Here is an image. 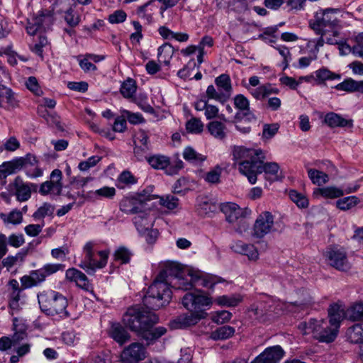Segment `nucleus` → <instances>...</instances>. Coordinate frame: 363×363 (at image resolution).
<instances>
[{
    "label": "nucleus",
    "mask_w": 363,
    "mask_h": 363,
    "mask_svg": "<svg viewBox=\"0 0 363 363\" xmlns=\"http://www.w3.org/2000/svg\"><path fill=\"white\" fill-rule=\"evenodd\" d=\"M157 322L158 317L155 313L140 306L128 308L123 316L125 326L145 340L147 345L152 344L167 333L164 327H154Z\"/></svg>",
    "instance_id": "1"
},
{
    "label": "nucleus",
    "mask_w": 363,
    "mask_h": 363,
    "mask_svg": "<svg viewBox=\"0 0 363 363\" xmlns=\"http://www.w3.org/2000/svg\"><path fill=\"white\" fill-rule=\"evenodd\" d=\"M182 274V268L178 263L166 262L163 269L149 286L143 298L144 306L150 310H158L168 304L172 298V291L168 284H172V279L176 280Z\"/></svg>",
    "instance_id": "2"
},
{
    "label": "nucleus",
    "mask_w": 363,
    "mask_h": 363,
    "mask_svg": "<svg viewBox=\"0 0 363 363\" xmlns=\"http://www.w3.org/2000/svg\"><path fill=\"white\" fill-rule=\"evenodd\" d=\"M38 161L35 156L27 154L25 157H16L0 165V179H5L9 175L26 169V174L30 178H36L43 174V171L38 167Z\"/></svg>",
    "instance_id": "3"
},
{
    "label": "nucleus",
    "mask_w": 363,
    "mask_h": 363,
    "mask_svg": "<svg viewBox=\"0 0 363 363\" xmlns=\"http://www.w3.org/2000/svg\"><path fill=\"white\" fill-rule=\"evenodd\" d=\"M38 303L40 310L48 315H60L61 317H68L66 311L68 302L67 298L55 291H43L38 294Z\"/></svg>",
    "instance_id": "4"
},
{
    "label": "nucleus",
    "mask_w": 363,
    "mask_h": 363,
    "mask_svg": "<svg viewBox=\"0 0 363 363\" xmlns=\"http://www.w3.org/2000/svg\"><path fill=\"white\" fill-rule=\"evenodd\" d=\"M298 329L304 334L313 333L314 337L320 342L330 343L337 337L339 330L324 320L311 318L308 322H301Z\"/></svg>",
    "instance_id": "5"
},
{
    "label": "nucleus",
    "mask_w": 363,
    "mask_h": 363,
    "mask_svg": "<svg viewBox=\"0 0 363 363\" xmlns=\"http://www.w3.org/2000/svg\"><path fill=\"white\" fill-rule=\"evenodd\" d=\"M338 9H320L315 13L313 29L315 31H325L333 33V36L338 37L342 29L340 20L337 17Z\"/></svg>",
    "instance_id": "6"
},
{
    "label": "nucleus",
    "mask_w": 363,
    "mask_h": 363,
    "mask_svg": "<svg viewBox=\"0 0 363 363\" xmlns=\"http://www.w3.org/2000/svg\"><path fill=\"white\" fill-rule=\"evenodd\" d=\"M262 155L260 150L247 149L242 146H235L233 150V160L238 164L240 172L247 178L255 162Z\"/></svg>",
    "instance_id": "7"
},
{
    "label": "nucleus",
    "mask_w": 363,
    "mask_h": 363,
    "mask_svg": "<svg viewBox=\"0 0 363 363\" xmlns=\"http://www.w3.org/2000/svg\"><path fill=\"white\" fill-rule=\"evenodd\" d=\"M94 242H88L85 244L83 252L85 255L84 260L79 264L80 267L86 271L89 274H94L96 269L104 268L106 264L108 257V251L102 250L98 252L100 260L96 261L94 259Z\"/></svg>",
    "instance_id": "8"
},
{
    "label": "nucleus",
    "mask_w": 363,
    "mask_h": 363,
    "mask_svg": "<svg viewBox=\"0 0 363 363\" xmlns=\"http://www.w3.org/2000/svg\"><path fill=\"white\" fill-rule=\"evenodd\" d=\"M220 210L225 215V219L228 223L239 222L244 230L249 227L244 218L250 213V210L242 208L236 203L230 202L221 204Z\"/></svg>",
    "instance_id": "9"
},
{
    "label": "nucleus",
    "mask_w": 363,
    "mask_h": 363,
    "mask_svg": "<svg viewBox=\"0 0 363 363\" xmlns=\"http://www.w3.org/2000/svg\"><path fill=\"white\" fill-rule=\"evenodd\" d=\"M212 303L211 298L192 292L186 293L182 299L183 306L191 312L203 311L202 308L211 306Z\"/></svg>",
    "instance_id": "10"
},
{
    "label": "nucleus",
    "mask_w": 363,
    "mask_h": 363,
    "mask_svg": "<svg viewBox=\"0 0 363 363\" xmlns=\"http://www.w3.org/2000/svg\"><path fill=\"white\" fill-rule=\"evenodd\" d=\"M274 216L269 211L261 213L257 218L253 226V236L262 238L274 229Z\"/></svg>",
    "instance_id": "11"
},
{
    "label": "nucleus",
    "mask_w": 363,
    "mask_h": 363,
    "mask_svg": "<svg viewBox=\"0 0 363 363\" xmlns=\"http://www.w3.org/2000/svg\"><path fill=\"white\" fill-rule=\"evenodd\" d=\"M325 256L330 266L337 270L346 272L350 269L347 252L342 248H331L328 250Z\"/></svg>",
    "instance_id": "12"
},
{
    "label": "nucleus",
    "mask_w": 363,
    "mask_h": 363,
    "mask_svg": "<svg viewBox=\"0 0 363 363\" xmlns=\"http://www.w3.org/2000/svg\"><path fill=\"white\" fill-rule=\"evenodd\" d=\"M265 157L263 155L259 156L257 162H255L252 167L251 174L248 177V180L251 184H255L257 182V175L263 172L267 174L277 175L279 169V166L276 162H266L264 163Z\"/></svg>",
    "instance_id": "13"
},
{
    "label": "nucleus",
    "mask_w": 363,
    "mask_h": 363,
    "mask_svg": "<svg viewBox=\"0 0 363 363\" xmlns=\"http://www.w3.org/2000/svg\"><path fill=\"white\" fill-rule=\"evenodd\" d=\"M146 357V349L139 342H133L125 347L121 353L123 363H138Z\"/></svg>",
    "instance_id": "14"
},
{
    "label": "nucleus",
    "mask_w": 363,
    "mask_h": 363,
    "mask_svg": "<svg viewBox=\"0 0 363 363\" xmlns=\"http://www.w3.org/2000/svg\"><path fill=\"white\" fill-rule=\"evenodd\" d=\"M138 195L137 196L125 197L120 202V209L123 212L129 214H136L146 209V203Z\"/></svg>",
    "instance_id": "15"
},
{
    "label": "nucleus",
    "mask_w": 363,
    "mask_h": 363,
    "mask_svg": "<svg viewBox=\"0 0 363 363\" xmlns=\"http://www.w3.org/2000/svg\"><path fill=\"white\" fill-rule=\"evenodd\" d=\"M16 191V196L19 201H28L31 196L32 191H36L38 186L33 183H25L20 177H16L13 182Z\"/></svg>",
    "instance_id": "16"
},
{
    "label": "nucleus",
    "mask_w": 363,
    "mask_h": 363,
    "mask_svg": "<svg viewBox=\"0 0 363 363\" xmlns=\"http://www.w3.org/2000/svg\"><path fill=\"white\" fill-rule=\"evenodd\" d=\"M235 106L239 109L235 114V118L237 121L246 119L248 122L256 119L255 115L250 110V103L246 97L242 94H238L234 98Z\"/></svg>",
    "instance_id": "17"
},
{
    "label": "nucleus",
    "mask_w": 363,
    "mask_h": 363,
    "mask_svg": "<svg viewBox=\"0 0 363 363\" xmlns=\"http://www.w3.org/2000/svg\"><path fill=\"white\" fill-rule=\"evenodd\" d=\"M284 354V352L280 346L270 347L265 349L251 363H278Z\"/></svg>",
    "instance_id": "18"
},
{
    "label": "nucleus",
    "mask_w": 363,
    "mask_h": 363,
    "mask_svg": "<svg viewBox=\"0 0 363 363\" xmlns=\"http://www.w3.org/2000/svg\"><path fill=\"white\" fill-rule=\"evenodd\" d=\"M328 313L329 318L328 323L339 330L342 320L346 318V310L342 305L334 303L330 306Z\"/></svg>",
    "instance_id": "19"
},
{
    "label": "nucleus",
    "mask_w": 363,
    "mask_h": 363,
    "mask_svg": "<svg viewBox=\"0 0 363 363\" xmlns=\"http://www.w3.org/2000/svg\"><path fill=\"white\" fill-rule=\"evenodd\" d=\"M206 313L204 311H193L178 316L175 322L179 328H186L196 324L200 320L205 318Z\"/></svg>",
    "instance_id": "20"
},
{
    "label": "nucleus",
    "mask_w": 363,
    "mask_h": 363,
    "mask_svg": "<svg viewBox=\"0 0 363 363\" xmlns=\"http://www.w3.org/2000/svg\"><path fill=\"white\" fill-rule=\"evenodd\" d=\"M191 280L195 286H200L212 289L213 286L221 281V279L211 275H201L199 272H189Z\"/></svg>",
    "instance_id": "21"
},
{
    "label": "nucleus",
    "mask_w": 363,
    "mask_h": 363,
    "mask_svg": "<svg viewBox=\"0 0 363 363\" xmlns=\"http://www.w3.org/2000/svg\"><path fill=\"white\" fill-rule=\"evenodd\" d=\"M231 249L237 253L247 256L250 260L255 261L259 257L258 251L253 245L246 244L240 240L234 242Z\"/></svg>",
    "instance_id": "22"
},
{
    "label": "nucleus",
    "mask_w": 363,
    "mask_h": 363,
    "mask_svg": "<svg viewBox=\"0 0 363 363\" xmlns=\"http://www.w3.org/2000/svg\"><path fill=\"white\" fill-rule=\"evenodd\" d=\"M66 277L74 281L82 289L89 291L90 285L86 276L81 271L74 268L69 269L66 272Z\"/></svg>",
    "instance_id": "23"
},
{
    "label": "nucleus",
    "mask_w": 363,
    "mask_h": 363,
    "mask_svg": "<svg viewBox=\"0 0 363 363\" xmlns=\"http://www.w3.org/2000/svg\"><path fill=\"white\" fill-rule=\"evenodd\" d=\"M215 84L218 89L225 96L227 101L232 94V85L230 76L227 74H222L215 79Z\"/></svg>",
    "instance_id": "24"
},
{
    "label": "nucleus",
    "mask_w": 363,
    "mask_h": 363,
    "mask_svg": "<svg viewBox=\"0 0 363 363\" xmlns=\"http://www.w3.org/2000/svg\"><path fill=\"white\" fill-rule=\"evenodd\" d=\"M344 195L342 189L335 186H328L323 188H316L313 191V196L318 198L319 196L325 199H336Z\"/></svg>",
    "instance_id": "25"
},
{
    "label": "nucleus",
    "mask_w": 363,
    "mask_h": 363,
    "mask_svg": "<svg viewBox=\"0 0 363 363\" xmlns=\"http://www.w3.org/2000/svg\"><path fill=\"white\" fill-rule=\"evenodd\" d=\"M207 130L208 133L214 138L223 140L226 138L227 128L224 123L218 121H213L207 124Z\"/></svg>",
    "instance_id": "26"
},
{
    "label": "nucleus",
    "mask_w": 363,
    "mask_h": 363,
    "mask_svg": "<svg viewBox=\"0 0 363 363\" xmlns=\"http://www.w3.org/2000/svg\"><path fill=\"white\" fill-rule=\"evenodd\" d=\"M196 111H204V115L208 120L218 117L219 109L216 106L208 104L206 100H199L194 104Z\"/></svg>",
    "instance_id": "27"
},
{
    "label": "nucleus",
    "mask_w": 363,
    "mask_h": 363,
    "mask_svg": "<svg viewBox=\"0 0 363 363\" xmlns=\"http://www.w3.org/2000/svg\"><path fill=\"white\" fill-rule=\"evenodd\" d=\"M347 340L352 344L363 342V323H356L348 328L346 332Z\"/></svg>",
    "instance_id": "28"
},
{
    "label": "nucleus",
    "mask_w": 363,
    "mask_h": 363,
    "mask_svg": "<svg viewBox=\"0 0 363 363\" xmlns=\"http://www.w3.org/2000/svg\"><path fill=\"white\" fill-rule=\"evenodd\" d=\"M324 123L330 128L352 125V121H347L341 116L333 112L328 113L325 115Z\"/></svg>",
    "instance_id": "29"
},
{
    "label": "nucleus",
    "mask_w": 363,
    "mask_h": 363,
    "mask_svg": "<svg viewBox=\"0 0 363 363\" xmlns=\"http://www.w3.org/2000/svg\"><path fill=\"white\" fill-rule=\"evenodd\" d=\"M33 21L43 30L49 28L53 23V16L50 11H40L38 14L33 18Z\"/></svg>",
    "instance_id": "30"
},
{
    "label": "nucleus",
    "mask_w": 363,
    "mask_h": 363,
    "mask_svg": "<svg viewBox=\"0 0 363 363\" xmlns=\"http://www.w3.org/2000/svg\"><path fill=\"white\" fill-rule=\"evenodd\" d=\"M147 208L142 212L136 213V216L133 218V223L139 233H143L145 230H148L152 224L148 219Z\"/></svg>",
    "instance_id": "31"
},
{
    "label": "nucleus",
    "mask_w": 363,
    "mask_h": 363,
    "mask_svg": "<svg viewBox=\"0 0 363 363\" xmlns=\"http://www.w3.org/2000/svg\"><path fill=\"white\" fill-rule=\"evenodd\" d=\"M242 301V297L240 294H231L229 296L223 295L218 296L214 302L218 306L225 307H234L238 306Z\"/></svg>",
    "instance_id": "32"
},
{
    "label": "nucleus",
    "mask_w": 363,
    "mask_h": 363,
    "mask_svg": "<svg viewBox=\"0 0 363 363\" xmlns=\"http://www.w3.org/2000/svg\"><path fill=\"white\" fill-rule=\"evenodd\" d=\"M111 335L120 345L124 344L130 338V334L120 324H113L112 325Z\"/></svg>",
    "instance_id": "33"
},
{
    "label": "nucleus",
    "mask_w": 363,
    "mask_h": 363,
    "mask_svg": "<svg viewBox=\"0 0 363 363\" xmlns=\"http://www.w3.org/2000/svg\"><path fill=\"white\" fill-rule=\"evenodd\" d=\"M149 164L155 169H166L170 165L169 158L164 155H155L147 158Z\"/></svg>",
    "instance_id": "34"
},
{
    "label": "nucleus",
    "mask_w": 363,
    "mask_h": 363,
    "mask_svg": "<svg viewBox=\"0 0 363 363\" xmlns=\"http://www.w3.org/2000/svg\"><path fill=\"white\" fill-rule=\"evenodd\" d=\"M346 319L351 321L363 320V302L351 305L346 310Z\"/></svg>",
    "instance_id": "35"
},
{
    "label": "nucleus",
    "mask_w": 363,
    "mask_h": 363,
    "mask_svg": "<svg viewBox=\"0 0 363 363\" xmlns=\"http://www.w3.org/2000/svg\"><path fill=\"white\" fill-rule=\"evenodd\" d=\"M235 333L234 328L229 325H224L218 328L211 333L210 337L214 340H225L232 337Z\"/></svg>",
    "instance_id": "36"
},
{
    "label": "nucleus",
    "mask_w": 363,
    "mask_h": 363,
    "mask_svg": "<svg viewBox=\"0 0 363 363\" xmlns=\"http://www.w3.org/2000/svg\"><path fill=\"white\" fill-rule=\"evenodd\" d=\"M133 255L132 252L125 246L118 247L113 253L114 261L120 262L124 264L130 262Z\"/></svg>",
    "instance_id": "37"
},
{
    "label": "nucleus",
    "mask_w": 363,
    "mask_h": 363,
    "mask_svg": "<svg viewBox=\"0 0 363 363\" xmlns=\"http://www.w3.org/2000/svg\"><path fill=\"white\" fill-rule=\"evenodd\" d=\"M308 175L311 182L318 186L325 184L329 180V177L327 174L315 169H309L308 170Z\"/></svg>",
    "instance_id": "38"
},
{
    "label": "nucleus",
    "mask_w": 363,
    "mask_h": 363,
    "mask_svg": "<svg viewBox=\"0 0 363 363\" xmlns=\"http://www.w3.org/2000/svg\"><path fill=\"white\" fill-rule=\"evenodd\" d=\"M137 90L136 82L134 79L128 78L121 84L120 91L127 99L133 97Z\"/></svg>",
    "instance_id": "39"
},
{
    "label": "nucleus",
    "mask_w": 363,
    "mask_h": 363,
    "mask_svg": "<svg viewBox=\"0 0 363 363\" xmlns=\"http://www.w3.org/2000/svg\"><path fill=\"white\" fill-rule=\"evenodd\" d=\"M174 52V47L171 44L166 43L158 48V57L162 60L165 65H169Z\"/></svg>",
    "instance_id": "40"
},
{
    "label": "nucleus",
    "mask_w": 363,
    "mask_h": 363,
    "mask_svg": "<svg viewBox=\"0 0 363 363\" xmlns=\"http://www.w3.org/2000/svg\"><path fill=\"white\" fill-rule=\"evenodd\" d=\"M360 202L355 196H347L336 201L337 207L342 211H347L357 206Z\"/></svg>",
    "instance_id": "41"
},
{
    "label": "nucleus",
    "mask_w": 363,
    "mask_h": 363,
    "mask_svg": "<svg viewBox=\"0 0 363 363\" xmlns=\"http://www.w3.org/2000/svg\"><path fill=\"white\" fill-rule=\"evenodd\" d=\"M55 211V206L49 203H44L43 206L39 207L33 213L34 219H42L45 216H52Z\"/></svg>",
    "instance_id": "42"
},
{
    "label": "nucleus",
    "mask_w": 363,
    "mask_h": 363,
    "mask_svg": "<svg viewBox=\"0 0 363 363\" xmlns=\"http://www.w3.org/2000/svg\"><path fill=\"white\" fill-rule=\"evenodd\" d=\"M315 73L316 79L321 82L325 80L339 79L340 78V75L339 74L332 72L330 70L325 67L318 69Z\"/></svg>",
    "instance_id": "43"
},
{
    "label": "nucleus",
    "mask_w": 363,
    "mask_h": 363,
    "mask_svg": "<svg viewBox=\"0 0 363 363\" xmlns=\"http://www.w3.org/2000/svg\"><path fill=\"white\" fill-rule=\"evenodd\" d=\"M186 129L189 133L199 134L203 131V123L199 118H192L186 122Z\"/></svg>",
    "instance_id": "44"
},
{
    "label": "nucleus",
    "mask_w": 363,
    "mask_h": 363,
    "mask_svg": "<svg viewBox=\"0 0 363 363\" xmlns=\"http://www.w3.org/2000/svg\"><path fill=\"white\" fill-rule=\"evenodd\" d=\"M136 182L135 178L130 172L124 171L118 177L117 186L120 189H123L125 185L133 184Z\"/></svg>",
    "instance_id": "45"
},
{
    "label": "nucleus",
    "mask_w": 363,
    "mask_h": 363,
    "mask_svg": "<svg viewBox=\"0 0 363 363\" xmlns=\"http://www.w3.org/2000/svg\"><path fill=\"white\" fill-rule=\"evenodd\" d=\"M183 157L186 160L191 162H200L205 160L202 155L197 153L191 147H187L184 149Z\"/></svg>",
    "instance_id": "46"
},
{
    "label": "nucleus",
    "mask_w": 363,
    "mask_h": 363,
    "mask_svg": "<svg viewBox=\"0 0 363 363\" xmlns=\"http://www.w3.org/2000/svg\"><path fill=\"white\" fill-rule=\"evenodd\" d=\"M27 255V250L17 253L15 256H9L2 262L5 267H11L18 262H23Z\"/></svg>",
    "instance_id": "47"
},
{
    "label": "nucleus",
    "mask_w": 363,
    "mask_h": 363,
    "mask_svg": "<svg viewBox=\"0 0 363 363\" xmlns=\"http://www.w3.org/2000/svg\"><path fill=\"white\" fill-rule=\"evenodd\" d=\"M206 94L208 99H214L223 104L227 101L225 95L218 89L216 90L213 85H209L207 87Z\"/></svg>",
    "instance_id": "48"
},
{
    "label": "nucleus",
    "mask_w": 363,
    "mask_h": 363,
    "mask_svg": "<svg viewBox=\"0 0 363 363\" xmlns=\"http://www.w3.org/2000/svg\"><path fill=\"white\" fill-rule=\"evenodd\" d=\"M172 284L176 289L184 291L191 290L195 286L191 278L190 280H188L187 279L183 278L182 274L175 280V282Z\"/></svg>",
    "instance_id": "49"
},
{
    "label": "nucleus",
    "mask_w": 363,
    "mask_h": 363,
    "mask_svg": "<svg viewBox=\"0 0 363 363\" xmlns=\"http://www.w3.org/2000/svg\"><path fill=\"white\" fill-rule=\"evenodd\" d=\"M289 197L300 208H306L308 205L306 197L295 190L290 191Z\"/></svg>",
    "instance_id": "50"
},
{
    "label": "nucleus",
    "mask_w": 363,
    "mask_h": 363,
    "mask_svg": "<svg viewBox=\"0 0 363 363\" xmlns=\"http://www.w3.org/2000/svg\"><path fill=\"white\" fill-rule=\"evenodd\" d=\"M318 34H320V38L318 40L316 46L322 47L324 43H328L329 45H334L337 41L335 40V36H333V33L325 31H315Z\"/></svg>",
    "instance_id": "51"
},
{
    "label": "nucleus",
    "mask_w": 363,
    "mask_h": 363,
    "mask_svg": "<svg viewBox=\"0 0 363 363\" xmlns=\"http://www.w3.org/2000/svg\"><path fill=\"white\" fill-rule=\"evenodd\" d=\"M357 81L349 78L342 82L337 84L335 89L340 91H345L348 92L356 91Z\"/></svg>",
    "instance_id": "52"
},
{
    "label": "nucleus",
    "mask_w": 363,
    "mask_h": 363,
    "mask_svg": "<svg viewBox=\"0 0 363 363\" xmlns=\"http://www.w3.org/2000/svg\"><path fill=\"white\" fill-rule=\"evenodd\" d=\"M335 40H336L337 43H334V45H338V50L341 55H347L351 53L352 47L347 43L345 38L341 37L340 35L338 37H335Z\"/></svg>",
    "instance_id": "53"
},
{
    "label": "nucleus",
    "mask_w": 363,
    "mask_h": 363,
    "mask_svg": "<svg viewBox=\"0 0 363 363\" xmlns=\"http://www.w3.org/2000/svg\"><path fill=\"white\" fill-rule=\"evenodd\" d=\"M161 204L168 209L173 210L179 205V199L174 195H167L160 199Z\"/></svg>",
    "instance_id": "54"
},
{
    "label": "nucleus",
    "mask_w": 363,
    "mask_h": 363,
    "mask_svg": "<svg viewBox=\"0 0 363 363\" xmlns=\"http://www.w3.org/2000/svg\"><path fill=\"white\" fill-rule=\"evenodd\" d=\"M13 96L11 90L4 86L0 84V106H1V103L6 102L9 104H13Z\"/></svg>",
    "instance_id": "55"
},
{
    "label": "nucleus",
    "mask_w": 363,
    "mask_h": 363,
    "mask_svg": "<svg viewBox=\"0 0 363 363\" xmlns=\"http://www.w3.org/2000/svg\"><path fill=\"white\" fill-rule=\"evenodd\" d=\"M134 155L138 160L142 161L144 159L147 160V154L151 149V147H143V145H138V144H134Z\"/></svg>",
    "instance_id": "56"
},
{
    "label": "nucleus",
    "mask_w": 363,
    "mask_h": 363,
    "mask_svg": "<svg viewBox=\"0 0 363 363\" xmlns=\"http://www.w3.org/2000/svg\"><path fill=\"white\" fill-rule=\"evenodd\" d=\"M279 128L278 123L264 124L263 125L262 135L264 138L269 139L274 137Z\"/></svg>",
    "instance_id": "57"
},
{
    "label": "nucleus",
    "mask_w": 363,
    "mask_h": 363,
    "mask_svg": "<svg viewBox=\"0 0 363 363\" xmlns=\"http://www.w3.org/2000/svg\"><path fill=\"white\" fill-rule=\"evenodd\" d=\"M62 172L58 169H55L51 172L50 182H52L55 186L57 187V195L60 194L62 189Z\"/></svg>",
    "instance_id": "58"
},
{
    "label": "nucleus",
    "mask_w": 363,
    "mask_h": 363,
    "mask_svg": "<svg viewBox=\"0 0 363 363\" xmlns=\"http://www.w3.org/2000/svg\"><path fill=\"white\" fill-rule=\"evenodd\" d=\"M101 158L99 156H91L86 160L81 162L78 167L81 171H86L95 166L101 160Z\"/></svg>",
    "instance_id": "59"
},
{
    "label": "nucleus",
    "mask_w": 363,
    "mask_h": 363,
    "mask_svg": "<svg viewBox=\"0 0 363 363\" xmlns=\"http://www.w3.org/2000/svg\"><path fill=\"white\" fill-rule=\"evenodd\" d=\"M221 172V168L216 167L206 174L205 177L206 181L211 184L218 183L220 182Z\"/></svg>",
    "instance_id": "60"
},
{
    "label": "nucleus",
    "mask_w": 363,
    "mask_h": 363,
    "mask_svg": "<svg viewBox=\"0 0 363 363\" xmlns=\"http://www.w3.org/2000/svg\"><path fill=\"white\" fill-rule=\"evenodd\" d=\"M65 20L67 23L71 27H75L79 23V18L73 13V10L71 7H68L65 11Z\"/></svg>",
    "instance_id": "61"
},
{
    "label": "nucleus",
    "mask_w": 363,
    "mask_h": 363,
    "mask_svg": "<svg viewBox=\"0 0 363 363\" xmlns=\"http://www.w3.org/2000/svg\"><path fill=\"white\" fill-rule=\"evenodd\" d=\"M134 144L143 145V147H150L149 138L145 130H139L135 135Z\"/></svg>",
    "instance_id": "62"
},
{
    "label": "nucleus",
    "mask_w": 363,
    "mask_h": 363,
    "mask_svg": "<svg viewBox=\"0 0 363 363\" xmlns=\"http://www.w3.org/2000/svg\"><path fill=\"white\" fill-rule=\"evenodd\" d=\"M93 194L99 197L111 199L115 196L116 189L113 187L104 186L96 190Z\"/></svg>",
    "instance_id": "63"
},
{
    "label": "nucleus",
    "mask_w": 363,
    "mask_h": 363,
    "mask_svg": "<svg viewBox=\"0 0 363 363\" xmlns=\"http://www.w3.org/2000/svg\"><path fill=\"white\" fill-rule=\"evenodd\" d=\"M126 13L123 10H117L113 13L109 15L108 21L111 23H123L126 19Z\"/></svg>",
    "instance_id": "64"
}]
</instances>
